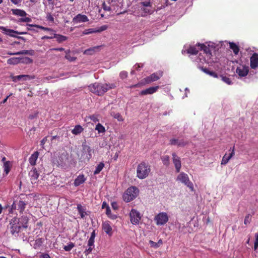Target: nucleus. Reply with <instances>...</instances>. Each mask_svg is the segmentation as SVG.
Wrapping results in <instances>:
<instances>
[{
	"label": "nucleus",
	"mask_w": 258,
	"mask_h": 258,
	"mask_svg": "<svg viewBox=\"0 0 258 258\" xmlns=\"http://www.w3.org/2000/svg\"><path fill=\"white\" fill-rule=\"evenodd\" d=\"M200 47L201 50L203 51V53L200 54L199 59L201 62H206L207 63H212L214 62V58H212V55L210 50L209 47H207L204 44L199 45Z\"/></svg>",
	"instance_id": "obj_1"
},
{
	"label": "nucleus",
	"mask_w": 258,
	"mask_h": 258,
	"mask_svg": "<svg viewBox=\"0 0 258 258\" xmlns=\"http://www.w3.org/2000/svg\"><path fill=\"white\" fill-rule=\"evenodd\" d=\"M150 171V166L145 162H142L137 167V176L140 179H144L148 176Z\"/></svg>",
	"instance_id": "obj_2"
},
{
	"label": "nucleus",
	"mask_w": 258,
	"mask_h": 258,
	"mask_svg": "<svg viewBox=\"0 0 258 258\" xmlns=\"http://www.w3.org/2000/svg\"><path fill=\"white\" fill-rule=\"evenodd\" d=\"M139 193L138 189L135 186L128 188L123 195V200L125 202H130L135 199Z\"/></svg>",
	"instance_id": "obj_3"
},
{
	"label": "nucleus",
	"mask_w": 258,
	"mask_h": 258,
	"mask_svg": "<svg viewBox=\"0 0 258 258\" xmlns=\"http://www.w3.org/2000/svg\"><path fill=\"white\" fill-rule=\"evenodd\" d=\"M176 180L187 186L191 191L194 190L193 184L190 181L187 174L183 172H180L177 176Z\"/></svg>",
	"instance_id": "obj_4"
},
{
	"label": "nucleus",
	"mask_w": 258,
	"mask_h": 258,
	"mask_svg": "<svg viewBox=\"0 0 258 258\" xmlns=\"http://www.w3.org/2000/svg\"><path fill=\"white\" fill-rule=\"evenodd\" d=\"M19 220L18 218L15 217L13 218L10 222V228L11 233L13 235L17 234L20 231L21 225L19 222Z\"/></svg>",
	"instance_id": "obj_5"
},
{
	"label": "nucleus",
	"mask_w": 258,
	"mask_h": 258,
	"mask_svg": "<svg viewBox=\"0 0 258 258\" xmlns=\"http://www.w3.org/2000/svg\"><path fill=\"white\" fill-rule=\"evenodd\" d=\"M154 220L157 225H163L168 222L169 217L166 213L160 212L155 216Z\"/></svg>",
	"instance_id": "obj_6"
},
{
	"label": "nucleus",
	"mask_w": 258,
	"mask_h": 258,
	"mask_svg": "<svg viewBox=\"0 0 258 258\" xmlns=\"http://www.w3.org/2000/svg\"><path fill=\"white\" fill-rule=\"evenodd\" d=\"M130 217L131 223L134 225L139 224L141 219L140 212L135 209H132L130 213Z\"/></svg>",
	"instance_id": "obj_7"
},
{
	"label": "nucleus",
	"mask_w": 258,
	"mask_h": 258,
	"mask_svg": "<svg viewBox=\"0 0 258 258\" xmlns=\"http://www.w3.org/2000/svg\"><path fill=\"white\" fill-rule=\"evenodd\" d=\"M116 87L114 84H98L97 95L101 96L107 92L109 89L114 88Z\"/></svg>",
	"instance_id": "obj_8"
},
{
	"label": "nucleus",
	"mask_w": 258,
	"mask_h": 258,
	"mask_svg": "<svg viewBox=\"0 0 258 258\" xmlns=\"http://www.w3.org/2000/svg\"><path fill=\"white\" fill-rule=\"evenodd\" d=\"M32 60L29 57H12L8 59L7 63L9 64H17L20 62H31Z\"/></svg>",
	"instance_id": "obj_9"
},
{
	"label": "nucleus",
	"mask_w": 258,
	"mask_h": 258,
	"mask_svg": "<svg viewBox=\"0 0 258 258\" xmlns=\"http://www.w3.org/2000/svg\"><path fill=\"white\" fill-rule=\"evenodd\" d=\"M27 205V202H25L24 201L20 200L18 202H14L12 205L11 210L13 209H17L21 213H22L24 211L26 205Z\"/></svg>",
	"instance_id": "obj_10"
},
{
	"label": "nucleus",
	"mask_w": 258,
	"mask_h": 258,
	"mask_svg": "<svg viewBox=\"0 0 258 258\" xmlns=\"http://www.w3.org/2000/svg\"><path fill=\"white\" fill-rule=\"evenodd\" d=\"M0 29L5 34L13 37H17L15 34H26L27 33L26 32H19L12 29H8L3 26H1Z\"/></svg>",
	"instance_id": "obj_11"
},
{
	"label": "nucleus",
	"mask_w": 258,
	"mask_h": 258,
	"mask_svg": "<svg viewBox=\"0 0 258 258\" xmlns=\"http://www.w3.org/2000/svg\"><path fill=\"white\" fill-rule=\"evenodd\" d=\"M248 67L245 65H240L236 70V73L240 78L245 77L248 74Z\"/></svg>",
	"instance_id": "obj_12"
},
{
	"label": "nucleus",
	"mask_w": 258,
	"mask_h": 258,
	"mask_svg": "<svg viewBox=\"0 0 258 258\" xmlns=\"http://www.w3.org/2000/svg\"><path fill=\"white\" fill-rule=\"evenodd\" d=\"M162 74L163 73L162 72L152 74L151 75L144 79L145 83L148 84L159 80L160 78L162 76Z\"/></svg>",
	"instance_id": "obj_13"
},
{
	"label": "nucleus",
	"mask_w": 258,
	"mask_h": 258,
	"mask_svg": "<svg viewBox=\"0 0 258 258\" xmlns=\"http://www.w3.org/2000/svg\"><path fill=\"white\" fill-rule=\"evenodd\" d=\"M102 228L106 234L109 236H112L113 233L112 228L109 221H106L103 222L102 224Z\"/></svg>",
	"instance_id": "obj_14"
},
{
	"label": "nucleus",
	"mask_w": 258,
	"mask_h": 258,
	"mask_svg": "<svg viewBox=\"0 0 258 258\" xmlns=\"http://www.w3.org/2000/svg\"><path fill=\"white\" fill-rule=\"evenodd\" d=\"M172 161L176 172H179L181 167L180 158L175 153H172Z\"/></svg>",
	"instance_id": "obj_15"
},
{
	"label": "nucleus",
	"mask_w": 258,
	"mask_h": 258,
	"mask_svg": "<svg viewBox=\"0 0 258 258\" xmlns=\"http://www.w3.org/2000/svg\"><path fill=\"white\" fill-rule=\"evenodd\" d=\"M250 67L251 69L255 70L258 68V54L254 53L250 57Z\"/></svg>",
	"instance_id": "obj_16"
},
{
	"label": "nucleus",
	"mask_w": 258,
	"mask_h": 258,
	"mask_svg": "<svg viewBox=\"0 0 258 258\" xmlns=\"http://www.w3.org/2000/svg\"><path fill=\"white\" fill-rule=\"evenodd\" d=\"M29 175L32 183H35L37 182L39 173L38 172L36 168H33L29 172Z\"/></svg>",
	"instance_id": "obj_17"
},
{
	"label": "nucleus",
	"mask_w": 258,
	"mask_h": 258,
	"mask_svg": "<svg viewBox=\"0 0 258 258\" xmlns=\"http://www.w3.org/2000/svg\"><path fill=\"white\" fill-rule=\"evenodd\" d=\"M91 150L90 147L86 145H83V158L85 160H89L91 158Z\"/></svg>",
	"instance_id": "obj_18"
},
{
	"label": "nucleus",
	"mask_w": 258,
	"mask_h": 258,
	"mask_svg": "<svg viewBox=\"0 0 258 258\" xmlns=\"http://www.w3.org/2000/svg\"><path fill=\"white\" fill-rule=\"evenodd\" d=\"M172 145H177L178 147H183L187 144V141L183 139H172L170 141Z\"/></svg>",
	"instance_id": "obj_19"
},
{
	"label": "nucleus",
	"mask_w": 258,
	"mask_h": 258,
	"mask_svg": "<svg viewBox=\"0 0 258 258\" xmlns=\"http://www.w3.org/2000/svg\"><path fill=\"white\" fill-rule=\"evenodd\" d=\"M88 21L89 19L87 16L80 14H78L73 19V21L76 23L86 22H88Z\"/></svg>",
	"instance_id": "obj_20"
},
{
	"label": "nucleus",
	"mask_w": 258,
	"mask_h": 258,
	"mask_svg": "<svg viewBox=\"0 0 258 258\" xmlns=\"http://www.w3.org/2000/svg\"><path fill=\"white\" fill-rule=\"evenodd\" d=\"M159 89V86H157L155 87H151L145 90H142L140 92V94L142 95H145L147 94H152L156 92Z\"/></svg>",
	"instance_id": "obj_21"
},
{
	"label": "nucleus",
	"mask_w": 258,
	"mask_h": 258,
	"mask_svg": "<svg viewBox=\"0 0 258 258\" xmlns=\"http://www.w3.org/2000/svg\"><path fill=\"white\" fill-rule=\"evenodd\" d=\"M234 155V148L233 147L232 149L231 152L229 154V155H227L225 154L222 158L221 164V165H226L229 161V160L232 157V156Z\"/></svg>",
	"instance_id": "obj_22"
},
{
	"label": "nucleus",
	"mask_w": 258,
	"mask_h": 258,
	"mask_svg": "<svg viewBox=\"0 0 258 258\" xmlns=\"http://www.w3.org/2000/svg\"><path fill=\"white\" fill-rule=\"evenodd\" d=\"M38 155L39 154L38 152H35L31 155L29 159V163L31 165L34 166L36 164V162L38 159Z\"/></svg>",
	"instance_id": "obj_23"
},
{
	"label": "nucleus",
	"mask_w": 258,
	"mask_h": 258,
	"mask_svg": "<svg viewBox=\"0 0 258 258\" xmlns=\"http://www.w3.org/2000/svg\"><path fill=\"white\" fill-rule=\"evenodd\" d=\"M12 12L14 15L18 16L25 17L27 15L26 12L25 11L21 9H12Z\"/></svg>",
	"instance_id": "obj_24"
},
{
	"label": "nucleus",
	"mask_w": 258,
	"mask_h": 258,
	"mask_svg": "<svg viewBox=\"0 0 258 258\" xmlns=\"http://www.w3.org/2000/svg\"><path fill=\"white\" fill-rule=\"evenodd\" d=\"M85 180L86 179L84 175H80L75 179L74 181V185L76 186H79L84 183Z\"/></svg>",
	"instance_id": "obj_25"
},
{
	"label": "nucleus",
	"mask_w": 258,
	"mask_h": 258,
	"mask_svg": "<svg viewBox=\"0 0 258 258\" xmlns=\"http://www.w3.org/2000/svg\"><path fill=\"white\" fill-rule=\"evenodd\" d=\"M77 209L82 218H84L87 215L86 209L80 204L77 205Z\"/></svg>",
	"instance_id": "obj_26"
},
{
	"label": "nucleus",
	"mask_w": 258,
	"mask_h": 258,
	"mask_svg": "<svg viewBox=\"0 0 258 258\" xmlns=\"http://www.w3.org/2000/svg\"><path fill=\"white\" fill-rule=\"evenodd\" d=\"M53 38H55L56 39V41L58 43L62 42L66 40H67L68 37L67 36L58 34H54L53 36Z\"/></svg>",
	"instance_id": "obj_27"
},
{
	"label": "nucleus",
	"mask_w": 258,
	"mask_h": 258,
	"mask_svg": "<svg viewBox=\"0 0 258 258\" xmlns=\"http://www.w3.org/2000/svg\"><path fill=\"white\" fill-rule=\"evenodd\" d=\"M83 131V128L80 125H77L75 126L74 129L72 130V133L75 135H77L81 134Z\"/></svg>",
	"instance_id": "obj_28"
},
{
	"label": "nucleus",
	"mask_w": 258,
	"mask_h": 258,
	"mask_svg": "<svg viewBox=\"0 0 258 258\" xmlns=\"http://www.w3.org/2000/svg\"><path fill=\"white\" fill-rule=\"evenodd\" d=\"M98 83H94L88 86L89 90L92 92L93 93L96 95H97V93H98Z\"/></svg>",
	"instance_id": "obj_29"
},
{
	"label": "nucleus",
	"mask_w": 258,
	"mask_h": 258,
	"mask_svg": "<svg viewBox=\"0 0 258 258\" xmlns=\"http://www.w3.org/2000/svg\"><path fill=\"white\" fill-rule=\"evenodd\" d=\"M229 46L231 49H232L235 55L238 54L239 48V47L234 42H229Z\"/></svg>",
	"instance_id": "obj_30"
},
{
	"label": "nucleus",
	"mask_w": 258,
	"mask_h": 258,
	"mask_svg": "<svg viewBox=\"0 0 258 258\" xmlns=\"http://www.w3.org/2000/svg\"><path fill=\"white\" fill-rule=\"evenodd\" d=\"M100 46H97L90 48L84 51V53L85 54H92L94 52L97 51L100 48Z\"/></svg>",
	"instance_id": "obj_31"
},
{
	"label": "nucleus",
	"mask_w": 258,
	"mask_h": 258,
	"mask_svg": "<svg viewBox=\"0 0 258 258\" xmlns=\"http://www.w3.org/2000/svg\"><path fill=\"white\" fill-rule=\"evenodd\" d=\"M199 45H201V44H198V48H197L195 46L190 47L187 50V52L191 54H196L198 53V52L199 51V49L201 50L200 47H199Z\"/></svg>",
	"instance_id": "obj_32"
},
{
	"label": "nucleus",
	"mask_w": 258,
	"mask_h": 258,
	"mask_svg": "<svg viewBox=\"0 0 258 258\" xmlns=\"http://www.w3.org/2000/svg\"><path fill=\"white\" fill-rule=\"evenodd\" d=\"M95 237V231H93L91 234V236L88 241V246L94 247V239Z\"/></svg>",
	"instance_id": "obj_33"
},
{
	"label": "nucleus",
	"mask_w": 258,
	"mask_h": 258,
	"mask_svg": "<svg viewBox=\"0 0 258 258\" xmlns=\"http://www.w3.org/2000/svg\"><path fill=\"white\" fill-rule=\"evenodd\" d=\"M95 130L97 131L99 133H104L105 132V127L100 123L96 124Z\"/></svg>",
	"instance_id": "obj_34"
},
{
	"label": "nucleus",
	"mask_w": 258,
	"mask_h": 258,
	"mask_svg": "<svg viewBox=\"0 0 258 258\" xmlns=\"http://www.w3.org/2000/svg\"><path fill=\"white\" fill-rule=\"evenodd\" d=\"M105 213L107 215V216L111 219H115L117 218L116 215H113L111 214L109 207H107L106 209H105Z\"/></svg>",
	"instance_id": "obj_35"
},
{
	"label": "nucleus",
	"mask_w": 258,
	"mask_h": 258,
	"mask_svg": "<svg viewBox=\"0 0 258 258\" xmlns=\"http://www.w3.org/2000/svg\"><path fill=\"white\" fill-rule=\"evenodd\" d=\"M104 165L102 162L100 163L96 167L95 171H94V174L96 175L98 174L104 167Z\"/></svg>",
	"instance_id": "obj_36"
},
{
	"label": "nucleus",
	"mask_w": 258,
	"mask_h": 258,
	"mask_svg": "<svg viewBox=\"0 0 258 258\" xmlns=\"http://www.w3.org/2000/svg\"><path fill=\"white\" fill-rule=\"evenodd\" d=\"M162 161L164 165L168 166L169 165V157L168 155H164L161 157Z\"/></svg>",
	"instance_id": "obj_37"
},
{
	"label": "nucleus",
	"mask_w": 258,
	"mask_h": 258,
	"mask_svg": "<svg viewBox=\"0 0 258 258\" xmlns=\"http://www.w3.org/2000/svg\"><path fill=\"white\" fill-rule=\"evenodd\" d=\"M10 163L9 162H5L4 164V172L7 175L10 170Z\"/></svg>",
	"instance_id": "obj_38"
},
{
	"label": "nucleus",
	"mask_w": 258,
	"mask_h": 258,
	"mask_svg": "<svg viewBox=\"0 0 258 258\" xmlns=\"http://www.w3.org/2000/svg\"><path fill=\"white\" fill-rule=\"evenodd\" d=\"M70 52V50H67L65 51V52L66 53V55L65 56V58L67 59L70 61H75L76 59V57L72 56L70 54H69V53Z\"/></svg>",
	"instance_id": "obj_39"
},
{
	"label": "nucleus",
	"mask_w": 258,
	"mask_h": 258,
	"mask_svg": "<svg viewBox=\"0 0 258 258\" xmlns=\"http://www.w3.org/2000/svg\"><path fill=\"white\" fill-rule=\"evenodd\" d=\"M27 26H28L29 27H34L38 28H39L40 29H42V30H45V31H52V29L50 28L44 27H43V26H41L40 25H38L27 24Z\"/></svg>",
	"instance_id": "obj_40"
},
{
	"label": "nucleus",
	"mask_w": 258,
	"mask_h": 258,
	"mask_svg": "<svg viewBox=\"0 0 258 258\" xmlns=\"http://www.w3.org/2000/svg\"><path fill=\"white\" fill-rule=\"evenodd\" d=\"M33 52H34V51L33 50H23L17 52V54L18 55H20V54L32 55Z\"/></svg>",
	"instance_id": "obj_41"
},
{
	"label": "nucleus",
	"mask_w": 258,
	"mask_h": 258,
	"mask_svg": "<svg viewBox=\"0 0 258 258\" xmlns=\"http://www.w3.org/2000/svg\"><path fill=\"white\" fill-rule=\"evenodd\" d=\"M75 246V244L73 242H70L68 245H65L63 247V249L66 251H70Z\"/></svg>",
	"instance_id": "obj_42"
},
{
	"label": "nucleus",
	"mask_w": 258,
	"mask_h": 258,
	"mask_svg": "<svg viewBox=\"0 0 258 258\" xmlns=\"http://www.w3.org/2000/svg\"><path fill=\"white\" fill-rule=\"evenodd\" d=\"M93 33H96L95 29L90 28V29H85L83 32V35H88L90 34H92Z\"/></svg>",
	"instance_id": "obj_43"
},
{
	"label": "nucleus",
	"mask_w": 258,
	"mask_h": 258,
	"mask_svg": "<svg viewBox=\"0 0 258 258\" xmlns=\"http://www.w3.org/2000/svg\"><path fill=\"white\" fill-rule=\"evenodd\" d=\"M23 18L19 19L18 22H30L32 20L29 17H22Z\"/></svg>",
	"instance_id": "obj_44"
},
{
	"label": "nucleus",
	"mask_w": 258,
	"mask_h": 258,
	"mask_svg": "<svg viewBox=\"0 0 258 258\" xmlns=\"http://www.w3.org/2000/svg\"><path fill=\"white\" fill-rule=\"evenodd\" d=\"M107 28H108V26L107 25H102L100 27L95 29L96 32L98 33V32H101L102 31H105V30H106L107 29Z\"/></svg>",
	"instance_id": "obj_45"
},
{
	"label": "nucleus",
	"mask_w": 258,
	"mask_h": 258,
	"mask_svg": "<svg viewBox=\"0 0 258 258\" xmlns=\"http://www.w3.org/2000/svg\"><path fill=\"white\" fill-rule=\"evenodd\" d=\"M24 77V75H21L19 76H13L12 80L14 82H16L17 81H20L21 79L23 80V78Z\"/></svg>",
	"instance_id": "obj_46"
},
{
	"label": "nucleus",
	"mask_w": 258,
	"mask_h": 258,
	"mask_svg": "<svg viewBox=\"0 0 258 258\" xmlns=\"http://www.w3.org/2000/svg\"><path fill=\"white\" fill-rule=\"evenodd\" d=\"M222 80L223 82L227 84L228 85H231L232 84V82L230 78L226 77H222Z\"/></svg>",
	"instance_id": "obj_47"
},
{
	"label": "nucleus",
	"mask_w": 258,
	"mask_h": 258,
	"mask_svg": "<svg viewBox=\"0 0 258 258\" xmlns=\"http://www.w3.org/2000/svg\"><path fill=\"white\" fill-rule=\"evenodd\" d=\"M127 76V72L126 71H122L119 74V77L121 79L126 78Z\"/></svg>",
	"instance_id": "obj_48"
},
{
	"label": "nucleus",
	"mask_w": 258,
	"mask_h": 258,
	"mask_svg": "<svg viewBox=\"0 0 258 258\" xmlns=\"http://www.w3.org/2000/svg\"><path fill=\"white\" fill-rule=\"evenodd\" d=\"M88 248L86 249V250L84 251V253L85 255H88L89 253H90L92 252V249L94 248V247H93L92 246H88Z\"/></svg>",
	"instance_id": "obj_49"
},
{
	"label": "nucleus",
	"mask_w": 258,
	"mask_h": 258,
	"mask_svg": "<svg viewBox=\"0 0 258 258\" xmlns=\"http://www.w3.org/2000/svg\"><path fill=\"white\" fill-rule=\"evenodd\" d=\"M88 248L86 249V250L84 251V253L85 255H88L89 253H90L92 252V249L94 248V247H93L92 246H88Z\"/></svg>",
	"instance_id": "obj_50"
},
{
	"label": "nucleus",
	"mask_w": 258,
	"mask_h": 258,
	"mask_svg": "<svg viewBox=\"0 0 258 258\" xmlns=\"http://www.w3.org/2000/svg\"><path fill=\"white\" fill-rule=\"evenodd\" d=\"M47 21L51 22L52 23L54 22V18L50 13H48L46 15V17Z\"/></svg>",
	"instance_id": "obj_51"
},
{
	"label": "nucleus",
	"mask_w": 258,
	"mask_h": 258,
	"mask_svg": "<svg viewBox=\"0 0 258 258\" xmlns=\"http://www.w3.org/2000/svg\"><path fill=\"white\" fill-rule=\"evenodd\" d=\"M90 118L91 120H92L94 122H98L99 119L98 118V115L94 114L90 116Z\"/></svg>",
	"instance_id": "obj_52"
},
{
	"label": "nucleus",
	"mask_w": 258,
	"mask_h": 258,
	"mask_svg": "<svg viewBox=\"0 0 258 258\" xmlns=\"http://www.w3.org/2000/svg\"><path fill=\"white\" fill-rule=\"evenodd\" d=\"M42 242L43 240L42 238H37L35 240V245H36L37 246H40V245H41Z\"/></svg>",
	"instance_id": "obj_53"
},
{
	"label": "nucleus",
	"mask_w": 258,
	"mask_h": 258,
	"mask_svg": "<svg viewBox=\"0 0 258 258\" xmlns=\"http://www.w3.org/2000/svg\"><path fill=\"white\" fill-rule=\"evenodd\" d=\"M34 76L24 75V77L23 78V80H30L34 79Z\"/></svg>",
	"instance_id": "obj_54"
},
{
	"label": "nucleus",
	"mask_w": 258,
	"mask_h": 258,
	"mask_svg": "<svg viewBox=\"0 0 258 258\" xmlns=\"http://www.w3.org/2000/svg\"><path fill=\"white\" fill-rule=\"evenodd\" d=\"M250 215L248 214L244 219V224L245 225H247V224H249L250 223Z\"/></svg>",
	"instance_id": "obj_55"
},
{
	"label": "nucleus",
	"mask_w": 258,
	"mask_h": 258,
	"mask_svg": "<svg viewBox=\"0 0 258 258\" xmlns=\"http://www.w3.org/2000/svg\"><path fill=\"white\" fill-rule=\"evenodd\" d=\"M38 116V113L35 112H34L31 114H30L29 115V118L30 119H33L35 118H36Z\"/></svg>",
	"instance_id": "obj_56"
},
{
	"label": "nucleus",
	"mask_w": 258,
	"mask_h": 258,
	"mask_svg": "<svg viewBox=\"0 0 258 258\" xmlns=\"http://www.w3.org/2000/svg\"><path fill=\"white\" fill-rule=\"evenodd\" d=\"M21 220H23V222L25 223V224L23 225V226L25 228H26L27 226L26 225V224L28 222V219L26 217H22L21 218Z\"/></svg>",
	"instance_id": "obj_57"
},
{
	"label": "nucleus",
	"mask_w": 258,
	"mask_h": 258,
	"mask_svg": "<svg viewBox=\"0 0 258 258\" xmlns=\"http://www.w3.org/2000/svg\"><path fill=\"white\" fill-rule=\"evenodd\" d=\"M47 140V137H44L41 141L40 145L42 148H44V145Z\"/></svg>",
	"instance_id": "obj_58"
},
{
	"label": "nucleus",
	"mask_w": 258,
	"mask_h": 258,
	"mask_svg": "<svg viewBox=\"0 0 258 258\" xmlns=\"http://www.w3.org/2000/svg\"><path fill=\"white\" fill-rule=\"evenodd\" d=\"M141 4L146 7H151V4L149 2H144L141 3Z\"/></svg>",
	"instance_id": "obj_59"
},
{
	"label": "nucleus",
	"mask_w": 258,
	"mask_h": 258,
	"mask_svg": "<svg viewBox=\"0 0 258 258\" xmlns=\"http://www.w3.org/2000/svg\"><path fill=\"white\" fill-rule=\"evenodd\" d=\"M149 243L150 244V245L151 247H154V248H158V245L157 244L156 242H154L152 240L149 241Z\"/></svg>",
	"instance_id": "obj_60"
},
{
	"label": "nucleus",
	"mask_w": 258,
	"mask_h": 258,
	"mask_svg": "<svg viewBox=\"0 0 258 258\" xmlns=\"http://www.w3.org/2000/svg\"><path fill=\"white\" fill-rule=\"evenodd\" d=\"M143 65L141 63H137L134 66V69L137 71L139 70V68H142Z\"/></svg>",
	"instance_id": "obj_61"
},
{
	"label": "nucleus",
	"mask_w": 258,
	"mask_h": 258,
	"mask_svg": "<svg viewBox=\"0 0 258 258\" xmlns=\"http://www.w3.org/2000/svg\"><path fill=\"white\" fill-rule=\"evenodd\" d=\"M11 2L16 5L19 6L21 4V0H11Z\"/></svg>",
	"instance_id": "obj_62"
},
{
	"label": "nucleus",
	"mask_w": 258,
	"mask_h": 258,
	"mask_svg": "<svg viewBox=\"0 0 258 258\" xmlns=\"http://www.w3.org/2000/svg\"><path fill=\"white\" fill-rule=\"evenodd\" d=\"M114 117L117 119L118 121L122 120V117L119 113L115 114V115L114 116Z\"/></svg>",
	"instance_id": "obj_63"
},
{
	"label": "nucleus",
	"mask_w": 258,
	"mask_h": 258,
	"mask_svg": "<svg viewBox=\"0 0 258 258\" xmlns=\"http://www.w3.org/2000/svg\"><path fill=\"white\" fill-rule=\"evenodd\" d=\"M208 75H209L210 76L214 77L215 78L217 77V75L213 71H209Z\"/></svg>",
	"instance_id": "obj_64"
}]
</instances>
